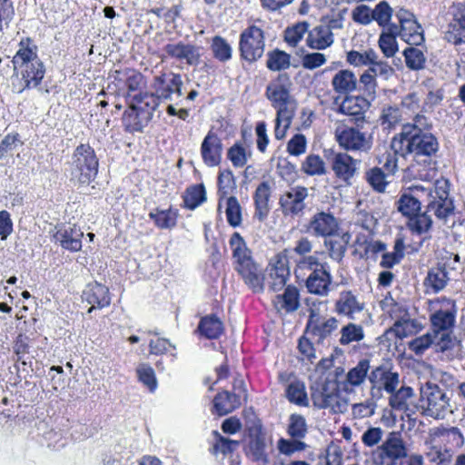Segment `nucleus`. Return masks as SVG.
I'll use <instances>...</instances> for the list:
<instances>
[{
	"instance_id": "nucleus-1",
	"label": "nucleus",
	"mask_w": 465,
	"mask_h": 465,
	"mask_svg": "<svg viewBox=\"0 0 465 465\" xmlns=\"http://www.w3.org/2000/svg\"><path fill=\"white\" fill-rule=\"evenodd\" d=\"M292 82L287 73L279 74L266 86L265 96L276 110L274 136L285 137L295 115L296 100L292 95Z\"/></svg>"
},
{
	"instance_id": "nucleus-2",
	"label": "nucleus",
	"mask_w": 465,
	"mask_h": 465,
	"mask_svg": "<svg viewBox=\"0 0 465 465\" xmlns=\"http://www.w3.org/2000/svg\"><path fill=\"white\" fill-rule=\"evenodd\" d=\"M15 77L13 91L21 94L26 89L38 88L45 74V66L37 55V46L30 38L22 39L13 58Z\"/></svg>"
},
{
	"instance_id": "nucleus-3",
	"label": "nucleus",
	"mask_w": 465,
	"mask_h": 465,
	"mask_svg": "<svg viewBox=\"0 0 465 465\" xmlns=\"http://www.w3.org/2000/svg\"><path fill=\"white\" fill-rule=\"evenodd\" d=\"M406 134L393 137L391 147L394 153L401 157L411 154L416 163L430 165L440 147L437 138L430 133L415 130Z\"/></svg>"
},
{
	"instance_id": "nucleus-4",
	"label": "nucleus",
	"mask_w": 465,
	"mask_h": 465,
	"mask_svg": "<svg viewBox=\"0 0 465 465\" xmlns=\"http://www.w3.org/2000/svg\"><path fill=\"white\" fill-rule=\"evenodd\" d=\"M229 245L232 252L236 272L253 292H262L264 289L263 277L244 239L235 232L229 240Z\"/></svg>"
},
{
	"instance_id": "nucleus-5",
	"label": "nucleus",
	"mask_w": 465,
	"mask_h": 465,
	"mask_svg": "<svg viewBox=\"0 0 465 465\" xmlns=\"http://www.w3.org/2000/svg\"><path fill=\"white\" fill-rule=\"evenodd\" d=\"M129 104L123 116L125 131L129 133L143 132L151 122L153 112L158 107L157 98L148 92H140L126 96Z\"/></svg>"
},
{
	"instance_id": "nucleus-6",
	"label": "nucleus",
	"mask_w": 465,
	"mask_h": 465,
	"mask_svg": "<svg viewBox=\"0 0 465 465\" xmlns=\"http://www.w3.org/2000/svg\"><path fill=\"white\" fill-rule=\"evenodd\" d=\"M426 195L428 203L426 210L431 213L443 224L450 228L455 226V220L449 224L450 218H454V203L452 198L450 197V183L448 180H437L432 188H426Z\"/></svg>"
},
{
	"instance_id": "nucleus-7",
	"label": "nucleus",
	"mask_w": 465,
	"mask_h": 465,
	"mask_svg": "<svg viewBox=\"0 0 465 465\" xmlns=\"http://www.w3.org/2000/svg\"><path fill=\"white\" fill-rule=\"evenodd\" d=\"M99 161L94 150L85 143L78 145L70 162L72 180L88 185L97 176Z\"/></svg>"
},
{
	"instance_id": "nucleus-8",
	"label": "nucleus",
	"mask_w": 465,
	"mask_h": 465,
	"mask_svg": "<svg viewBox=\"0 0 465 465\" xmlns=\"http://www.w3.org/2000/svg\"><path fill=\"white\" fill-rule=\"evenodd\" d=\"M335 140L346 152L368 153L373 146V137L358 125L338 122L334 130Z\"/></svg>"
},
{
	"instance_id": "nucleus-9",
	"label": "nucleus",
	"mask_w": 465,
	"mask_h": 465,
	"mask_svg": "<svg viewBox=\"0 0 465 465\" xmlns=\"http://www.w3.org/2000/svg\"><path fill=\"white\" fill-rule=\"evenodd\" d=\"M430 329L434 332L452 331L458 313L454 299L440 296L429 302Z\"/></svg>"
},
{
	"instance_id": "nucleus-10",
	"label": "nucleus",
	"mask_w": 465,
	"mask_h": 465,
	"mask_svg": "<svg viewBox=\"0 0 465 465\" xmlns=\"http://www.w3.org/2000/svg\"><path fill=\"white\" fill-rule=\"evenodd\" d=\"M420 407L425 416L443 420L452 413L450 399L437 385L427 384L420 390Z\"/></svg>"
},
{
	"instance_id": "nucleus-11",
	"label": "nucleus",
	"mask_w": 465,
	"mask_h": 465,
	"mask_svg": "<svg viewBox=\"0 0 465 465\" xmlns=\"http://www.w3.org/2000/svg\"><path fill=\"white\" fill-rule=\"evenodd\" d=\"M264 34L256 25H251L240 35L239 49L241 57L250 63L260 59L264 53Z\"/></svg>"
},
{
	"instance_id": "nucleus-12",
	"label": "nucleus",
	"mask_w": 465,
	"mask_h": 465,
	"mask_svg": "<svg viewBox=\"0 0 465 465\" xmlns=\"http://www.w3.org/2000/svg\"><path fill=\"white\" fill-rule=\"evenodd\" d=\"M309 190L305 186L295 185L289 187L279 199V204L284 216L300 217L306 209V199Z\"/></svg>"
},
{
	"instance_id": "nucleus-13",
	"label": "nucleus",
	"mask_w": 465,
	"mask_h": 465,
	"mask_svg": "<svg viewBox=\"0 0 465 465\" xmlns=\"http://www.w3.org/2000/svg\"><path fill=\"white\" fill-rule=\"evenodd\" d=\"M451 20L444 39L454 45L465 44V2H455L450 7Z\"/></svg>"
},
{
	"instance_id": "nucleus-14",
	"label": "nucleus",
	"mask_w": 465,
	"mask_h": 465,
	"mask_svg": "<svg viewBox=\"0 0 465 465\" xmlns=\"http://www.w3.org/2000/svg\"><path fill=\"white\" fill-rule=\"evenodd\" d=\"M183 80L180 74L174 73H164L154 78L153 87L154 92L150 93L159 100H172L173 94L178 97L183 95L182 93Z\"/></svg>"
},
{
	"instance_id": "nucleus-15",
	"label": "nucleus",
	"mask_w": 465,
	"mask_h": 465,
	"mask_svg": "<svg viewBox=\"0 0 465 465\" xmlns=\"http://www.w3.org/2000/svg\"><path fill=\"white\" fill-rule=\"evenodd\" d=\"M391 317L394 320L391 331L403 339L418 331L420 323L417 320L411 318L407 308L395 303L391 309Z\"/></svg>"
},
{
	"instance_id": "nucleus-16",
	"label": "nucleus",
	"mask_w": 465,
	"mask_h": 465,
	"mask_svg": "<svg viewBox=\"0 0 465 465\" xmlns=\"http://www.w3.org/2000/svg\"><path fill=\"white\" fill-rule=\"evenodd\" d=\"M55 232L53 234L54 243L73 252L82 249L84 232L79 227L74 224H61L55 227Z\"/></svg>"
},
{
	"instance_id": "nucleus-17",
	"label": "nucleus",
	"mask_w": 465,
	"mask_h": 465,
	"mask_svg": "<svg viewBox=\"0 0 465 465\" xmlns=\"http://www.w3.org/2000/svg\"><path fill=\"white\" fill-rule=\"evenodd\" d=\"M331 282L332 276L330 267L327 262H324L319 270L311 272L305 281V287L308 292L312 294L326 297L331 292Z\"/></svg>"
},
{
	"instance_id": "nucleus-18",
	"label": "nucleus",
	"mask_w": 465,
	"mask_h": 465,
	"mask_svg": "<svg viewBox=\"0 0 465 465\" xmlns=\"http://www.w3.org/2000/svg\"><path fill=\"white\" fill-rule=\"evenodd\" d=\"M223 145L221 138L212 130L203 138L201 143V156L208 167L218 166L222 162Z\"/></svg>"
},
{
	"instance_id": "nucleus-19",
	"label": "nucleus",
	"mask_w": 465,
	"mask_h": 465,
	"mask_svg": "<svg viewBox=\"0 0 465 465\" xmlns=\"http://www.w3.org/2000/svg\"><path fill=\"white\" fill-rule=\"evenodd\" d=\"M335 176L345 183L354 176L358 161L347 153H331L328 158Z\"/></svg>"
},
{
	"instance_id": "nucleus-20",
	"label": "nucleus",
	"mask_w": 465,
	"mask_h": 465,
	"mask_svg": "<svg viewBox=\"0 0 465 465\" xmlns=\"http://www.w3.org/2000/svg\"><path fill=\"white\" fill-rule=\"evenodd\" d=\"M83 301L91 305L87 312L91 313L94 309H103L111 303L109 289L97 282L86 284L82 293Z\"/></svg>"
},
{
	"instance_id": "nucleus-21",
	"label": "nucleus",
	"mask_w": 465,
	"mask_h": 465,
	"mask_svg": "<svg viewBox=\"0 0 465 465\" xmlns=\"http://www.w3.org/2000/svg\"><path fill=\"white\" fill-rule=\"evenodd\" d=\"M290 276L288 260L285 255L277 254L271 263L269 270L268 286L272 292L281 291Z\"/></svg>"
},
{
	"instance_id": "nucleus-22",
	"label": "nucleus",
	"mask_w": 465,
	"mask_h": 465,
	"mask_svg": "<svg viewBox=\"0 0 465 465\" xmlns=\"http://www.w3.org/2000/svg\"><path fill=\"white\" fill-rule=\"evenodd\" d=\"M364 308V302L349 290L341 292L334 304V312L338 315L346 316L351 320H355L356 314L361 312Z\"/></svg>"
},
{
	"instance_id": "nucleus-23",
	"label": "nucleus",
	"mask_w": 465,
	"mask_h": 465,
	"mask_svg": "<svg viewBox=\"0 0 465 465\" xmlns=\"http://www.w3.org/2000/svg\"><path fill=\"white\" fill-rule=\"evenodd\" d=\"M369 106L368 100L361 96H346L339 106V112L353 117V124L361 126L365 122L364 114Z\"/></svg>"
},
{
	"instance_id": "nucleus-24",
	"label": "nucleus",
	"mask_w": 465,
	"mask_h": 465,
	"mask_svg": "<svg viewBox=\"0 0 465 465\" xmlns=\"http://www.w3.org/2000/svg\"><path fill=\"white\" fill-rule=\"evenodd\" d=\"M308 231L317 237L331 236L338 231V222L332 214L320 212L312 216Z\"/></svg>"
},
{
	"instance_id": "nucleus-25",
	"label": "nucleus",
	"mask_w": 465,
	"mask_h": 465,
	"mask_svg": "<svg viewBox=\"0 0 465 465\" xmlns=\"http://www.w3.org/2000/svg\"><path fill=\"white\" fill-rule=\"evenodd\" d=\"M433 348L435 351L440 352L449 360L459 356L460 351V341L452 331L434 332Z\"/></svg>"
},
{
	"instance_id": "nucleus-26",
	"label": "nucleus",
	"mask_w": 465,
	"mask_h": 465,
	"mask_svg": "<svg viewBox=\"0 0 465 465\" xmlns=\"http://www.w3.org/2000/svg\"><path fill=\"white\" fill-rule=\"evenodd\" d=\"M409 193H403L397 201V209L403 215L411 218L420 212L421 203L419 197L427 190L421 186L409 188Z\"/></svg>"
},
{
	"instance_id": "nucleus-27",
	"label": "nucleus",
	"mask_w": 465,
	"mask_h": 465,
	"mask_svg": "<svg viewBox=\"0 0 465 465\" xmlns=\"http://www.w3.org/2000/svg\"><path fill=\"white\" fill-rule=\"evenodd\" d=\"M272 193V187L269 181L262 182L253 193L254 215L260 222H263L269 215L271 206L270 199Z\"/></svg>"
},
{
	"instance_id": "nucleus-28",
	"label": "nucleus",
	"mask_w": 465,
	"mask_h": 465,
	"mask_svg": "<svg viewBox=\"0 0 465 465\" xmlns=\"http://www.w3.org/2000/svg\"><path fill=\"white\" fill-rule=\"evenodd\" d=\"M338 328V320L334 317L321 319L313 311L311 312L306 330L319 341L330 336Z\"/></svg>"
},
{
	"instance_id": "nucleus-29",
	"label": "nucleus",
	"mask_w": 465,
	"mask_h": 465,
	"mask_svg": "<svg viewBox=\"0 0 465 465\" xmlns=\"http://www.w3.org/2000/svg\"><path fill=\"white\" fill-rule=\"evenodd\" d=\"M166 54L177 60L183 61L190 65H197L200 63L201 47L183 43L168 44L164 46Z\"/></svg>"
},
{
	"instance_id": "nucleus-30",
	"label": "nucleus",
	"mask_w": 465,
	"mask_h": 465,
	"mask_svg": "<svg viewBox=\"0 0 465 465\" xmlns=\"http://www.w3.org/2000/svg\"><path fill=\"white\" fill-rule=\"evenodd\" d=\"M369 381L372 384V390L375 388L378 390L383 389L388 393H392L399 384V374L386 367L379 366L371 372Z\"/></svg>"
},
{
	"instance_id": "nucleus-31",
	"label": "nucleus",
	"mask_w": 465,
	"mask_h": 465,
	"mask_svg": "<svg viewBox=\"0 0 465 465\" xmlns=\"http://www.w3.org/2000/svg\"><path fill=\"white\" fill-rule=\"evenodd\" d=\"M380 456L395 461L407 457V449L398 432H391L385 441L379 447Z\"/></svg>"
},
{
	"instance_id": "nucleus-32",
	"label": "nucleus",
	"mask_w": 465,
	"mask_h": 465,
	"mask_svg": "<svg viewBox=\"0 0 465 465\" xmlns=\"http://www.w3.org/2000/svg\"><path fill=\"white\" fill-rule=\"evenodd\" d=\"M331 86L335 93L348 94L357 89L358 79L351 70L342 69L334 74Z\"/></svg>"
},
{
	"instance_id": "nucleus-33",
	"label": "nucleus",
	"mask_w": 465,
	"mask_h": 465,
	"mask_svg": "<svg viewBox=\"0 0 465 465\" xmlns=\"http://www.w3.org/2000/svg\"><path fill=\"white\" fill-rule=\"evenodd\" d=\"M242 396L223 391L218 393L213 399L214 412L220 416L226 415L238 408L241 404Z\"/></svg>"
},
{
	"instance_id": "nucleus-34",
	"label": "nucleus",
	"mask_w": 465,
	"mask_h": 465,
	"mask_svg": "<svg viewBox=\"0 0 465 465\" xmlns=\"http://www.w3.org/2000/svg\"><path fill=\"white\" fill-rule=\"evenodd\" d=\"M306 43L312 49L323 50L332 45L333 34L328 26L320 25L309 33Z\"/></svg>"
},
{
	"instance_id": "nucleus-35",
	"label": "nucleus",
	"mask_w": 465,
	"mask_h": 465,
	"mask_svg": "<svg viewBox=\"0 0 465 465\" xmlns=\"http://www.w3.org/2000/svg\"><path fill=\"white\" fill-rule=\"evenodd\" d=\"M114 79L120 83H124L126 86L128 92L126 96L130 94L131 95H134L135 94H133L142 87V85L144 84L143 75L132 69H126L123 72L115 71V76Z\"/></svg>"
},
{
	"instance_id": "nucleus-36",
	"label": "nucleus",
	"mask_w": 465,
	"mask_h": 465,
	"mask_svg": "<svg viewBox=\"0 0 465 465\" xmlns=\"http://www.w3.org/2000/svg\"><path fill=\"white\" fill-rule=\"evenodd\" d=\"M401 38L411 45H419L424 41L423 31L416 19L398 27Z\"/></svg>"
},
{
	"instance_id": "nucleus-37",
	"label": "nucleus",
	"mask_w": 465,
	"mask_h": 465,
	"mask_svg": "<svg viewBox=\"0 0 465 465\" xmlns=\"http://www.w3.org/2000/svg\"><path fill=\"white\" fill-rule=\"evenodd\" d=\"M149 217L154 222L158 228L171 229L176 225L178 211L173 208L166 210L156 208L150 212Z\"/></svg>"
},
{
	"instance_id": "nucleus-38",
	"label": "nucleus",
	"mask_w": 465,
	"mask_h": 465,
	"mask_svg": "<svg viewBox=\"0 0 465 465\" xmlns=\"http://www.w3.org/2000/svg\"><path fill=\"white\" fill-rule=\"evenodd\" d=\"M370 370V361L366 359L361 360L357 365L351 368L347 375L344 382V389L348 390L349 386L358 387L361 385Z\"/></svg>"
},
{
	"instance_id": "nucleus-39",
	"label": "nucleus",
	"mask_w": 465,
	"mask_h": 465,
	"mask_svg": "<svg viewBox=\"0 0 465 465\" xmlns=\"http://www.w3.org/2000/svg\"><path fill=\"white\" fill-rule=\"evenodd\" d=\"M337 387L334 382L316 383L311 387V398L313 405L322 409L326 405L329 396L333 393Z\"/></svg>"
},
{
	"instance_id": "nucleus-40",
	"label": "nucleus",
	"mask_w": 465,
	"mask_h": 465,
	"mask_svg": "<svg viewBox=\"0 0 465 465\" xmlns=\"http://www.w3.org/2000/svg\"><path fill=\"white\" fill-rule=\"evenodd\" d=\"M198 331L207 339H217L223 333V325L217 316L210 315L200 321Z\"/></svg>"
},
{
	"instance_id": "nucleus-41",
	"label": "nucleus",
	"mask_w": 465,
	"mask_h": 465,
	"mask_svg": "<svg viewBox=\"0 0 465 465\" xmlns=\"http://www.w3.org/2000/svg\"><path fill=\"white\" fill-rule=\"evenodd\" d=\"M398 34V26L392 25L388 28L387 32L381 33L379 38V46L386 57H392L398 51L396 41Z\"/></svg>"
},
{
	"instance_id": "nucleus-42",
	"label": "nucleus",
	"mask_w": 465,
	"mask_h": 465,
	"mask_svg": "<svg viewBox=\"0 0 465 465\" xmlns=\"http://www.w3.org/2000/svg\"><path fill=\"white\" fill-rule=\"evenodd\" d=\"M405 243L401 237H399L394 242L393 251L383 252L380 266L385 269H391L393 266L399 264L404 258Z\"/></svg>"
},
{
	"instance_id": "nucleus-43",
	"label": "nucleus",
	"mask_w": 465,
	"mask_h": 465,
	"mask_svg": "<svg viewBox=\"0 0 465 465\" xmlns=\"http://www.w3.org/2000/svg\"><path fill=\"white\" fill-rule=\"evenodd\" d=\"M427 210L423 213H417L407 223L408 229L414 234L421 235L430 232L432 227V219Z\"/></svg>"
},
{
	"instance_id": "nucleus-44",
	"label": "nucleus",
	"mask_w": 465,
	"mask_h": 465,
	"mask_svg": "<svg viewBox=\"0 0 465 465\" xmlns=\"http://www.w3.org/2000/svg\"><path fill=\"white\" fill-rule=\"evenodd\" d=\"M449 281L448 272L442 267L431 268L425 278V285L431 288L434 292L443 290Z\"/></svg>"
},
{
	"instance_id": "nucleus-45",
	"label": "nucleus",
	"mask_w": 465,
	"mask_h": 465,
	"mask_svg": "<svg viewBox=\"0 0 465 465\" xmlns=\"http://www.w3.org/2000/svg\"><path fill=\"white\" fill-rule=\"evenodd\" d=\"M266 66L271 71H282L291 66V56L284 51L275 49L267 54Z\"/></svg>"
},
{
	"instance_id": "nucleus-46",
	"label": "nucleus",
	"mask_w": 465,
	"mask_h": 465,
	"mask_svg": "<svg viewBox=\"0 0 465 465\" xmlns=\"http://www.w3.org/2000/svg\"><path fill=\"white\" fill-rule=\"evenodd\" d=\"M288 401L299 406H308L309 401L305 391V385L302 381H292L286 389Z\"/></svg>"
},
{
	"instance_id": "nucleus-47",
	"label": "nucleus",
	"mask_w": 465,
	"mask_h": 465,
	"mask_svg": "<svg viewBox=\"0 0 465 465\" xmlns=\"http://www.w3.org/2000/svg\"><path fill=\"white\" fill-rule=\"evenodd\" d=\"M251 156V151L245 148L240 143H235L227 151V158L231 161L232 166L235 168L243 167Z\"/></svg>"
},
{
	"instance_id": "nucleus-48",
	"label": "nucleus",
	"mask_w": 465,
	"mask_h": 465,
	"mask_svg": "<svg viewBox=\"0 0 465 465\" xmlns=\"http://www.w3.org/2000/svg\"><path fill=\"white\" fill-rule=\"evenodd\" d=\"M277 302L281 303V307L287 312H292L299 308V291L296 287L287 286L284 292L277 296Z\"/></svg>"
},
{
	"instance_id": "nucleus-49",
	"label": "nucleus",
	"mask_w": 465,
	"mask_h": 465,
	"mask_svg": "<svg viewBox=\"0 0 465 465\" xmlns=\"http://www.w3.org/2000/svg\"><path fill=\"white\" fill-rule=\"evenodd\" d=\"M206 200V192L203 184H198L188 188L183 196L184 205L193 210L201 205Z\"/></svg>"
},
{
	"instance_id": "nucleus-50",
	"label": "nucleus",
	"mask_w": 465,
	"mask_h": 465,
	"mask_svg": "<svg viewBox=\"0 0 465 465\" xmlns=\"http://www.w3.org/2000/svg\"><path fill=\"white\" fill-rule=\"evenodd\" d=\"M308 431L306 420L300 414H292L289 418L287 432L292 439H304Z\"/></svg>"
},
{
	"instance_id": "nucleus-51",
	"label": "nucleus",
	"mask_w": 465,
	"mask_h": 465,
	"mask_svg": "<svg viewBox=\"0 0 465 465\" xmlns=\"http://www.w3.org/2000/svg\"><path fill=\"white\" fill-rule=\"evenodd\" d=\"M225 214L228 223L232 227H238L242 223V207L234 196L225 199Z\"/></svg>"
},
{
	"instance_id": "nucleus-52",
	"label": "nucleus",
	"mask_w": 465,
	"mask_h": 465,
	"mask_svg": "<svg viewBox=\"0 0 465 465\" xmlns=\"http://www.w3.org/2000/svg\"><path fill=\"white\" fill-rule=\"evenodd\" d=\"M406 66L414 71L424 68L426 58L423 52L415 47H408L404 50Z\"/></svg>"
},
{
	"instance_id": "nucleus-53",
	"label": "nucleus",
	"mask_w": 465,
	"mask_h": 465,
	"mask_svg": "<svg viewBox=\"0 0 465 465\" xmlns=\"http://www.w3.org/2000/svg\"><path fill=\"white\" fill-rule=\"evenodd\" d=\"M365 179L368 183L377 192L385 191L388 182L386 175L380 167H372L365 173Z\"/></svg>"
},
{
	"instance_id": "nucleus-54",
	"label": "nucleus",
	"mask_w": 465,
	"mask_h": 465,
	"mask_svg": "<svg viewBox=\"0 0 465 465\" xmlns=\"http://www.w3.org/2000/svg\"><path fill=\"white\" fill-rule=\"evenodd\" d=\"M211 47L213 56L217 60L226 62L232 58V47L224 38L218 35L214 36Z\"/></svg>"
},
{
	"instance_id": "nucleus-55",
	"label": "nucleus",
	"mask_w": 465,
	"mask_h": 465,
	"mask_svg": "<svg viewBox=\"0 0 465 465\" xmlns=\"http://www.w3.org/2000/svg\"><path fill=\"white\" fill-rule=\"evenodd\" d=\"M340 343L350 344L353 341H360L364 338L363 329L361 325L349 323L341 330Z\"/></svg>"
},
{
	"instance_id": "nucleus-56",
	"label": "nucleus",
	"mask_w": 465,
	"mask_h": 465,
	"mask_svg": "<svg viewBox=\"0 0 465 465\" xmlns=\"http://www.w3.org/2000/svg\"><path fill=\"white\" fill-rule=\"evenodd\" d=\"M378 58V54L373 49H368L364 52L350 51L347 54V61L354 66L368 65Z\"/></svg>"
},
{
	"instance_id": "nucleus-57",
	"label": "nucleus",
	"mask_w": 465,
	"mask_h": 465,
	"mask_svg": "<svg viewBox=\"0 0 465 465\" xmlns=\"http://www.w3.org/2000/svg\"><path fill=\"white\" fill-rule=\"evenodd\" d=\"M139 381L146 386L150 391H154L157 388V380L153 369L147 363H141L136 369Z\"/></svg>"
},
{
	"instance_id": "nucleus-58",
	"label": "nucleus",
	"mask_w": 465,
	"mask_h": 465,
	"mask_svg": "<svg viewBox=\"0 0 465 465\" xmlns=\"http://www.w3.org/2000/svg\"><path fill=\"white\" fill-rule=\"evenodd\" d=\"M309 25L306 22H300L284 31V40L291 46H296L308 31Z\"/></svg>"
},
{
	"instance_id": "nucleus-59",
	"label": "nucleus",
	"mask_w": 465,
	"mask_h": 465,
	"mask_svg": "<svg viewBox=\"0 0 465 465\" xmlns=\"http://www.w3.org/2000/svg\"><path fill=\"white\" fill-rule=\"evenodd\" d=\"M401 119V113L396 105H387L382 108L380 120L384 129L394 127Z\"/></svg>"
},
{
	"instance_id": "nucleus-60",
	"label": "nucleus",
	"mask_w": 465,
	"mask_h": 465,
	"mask_svg": "<svg viewBox=\"0 0 465 465\" xmlns=\"http://www.w3.org/2000/svg\"><path fill=\"white\" fill-rule=\"evenodd\" d=\"M266 444L264 439L257 436L249 443V452L254 461L267 464L269 462L268 456L265 451Z\"/></svg>"
},
{
	"instance_id": "nucleus-61",
	"label": "nucleus",
	"mask_w": 465,
	"mask_h": 465,
	"mask_svg": "<svg viewBox=\"0 0 465 465\" xmlns=\"http://www.w3.org/2000/svg\"><path fill=\"white\" fill-rule=\"evenodd\" d=\"M277 447L282 454L291 456L292 454L302 451L307 448V444L301 439H283L281 438L277 442Z\"/></svg>"
},
{
	"instance_id": "nucleus-62",
	"label": "nucleus",
	"mask_w": 465,
	"mask_h": 465,
	"mask_svg": "<svg viewBox=\"0 0 465 465\" xmlns=\"http://www.w3.org/2000/svg\"><path fill=\"white\" fill-rule=\"evenodd\" d=\"M391 394L390 405L391 408L405 411L407 409V401L412 397L413 391L411 387H402Z\"/></svg>"
},
{
	"instance_id": "nucleus-63",
	"label": "nucleus",
	"mask_w": 465,
	"mask_h": 465,
	"mask_svg": "<svg viewBox=\"0 0 465 465\" xmlns=\"http://www.w3.org/2000/svg\"><path fill=\"white\" fill-rule=\"evenodd\" d=\"M302 170L309 175H322L326 173L325 163L319 155L310 154L302 163Z\"/></svg>"
},
{
	"instance_id": "nucleus-64",
	"label": "nucleus",
	"mask_w": 465,
	"mask_h": 465,
	"mask_svg": "<svg viewBox=\"0 0 465 465\" xmlns=\"http://www.w3.org/2000/svg\"><path fill=\"white\" fill-rule=\"evenodd\" d=\"M433 331L417 337L409 342V349L416 355H421L434 343Z\"/></svg>"
}]
</instances>
